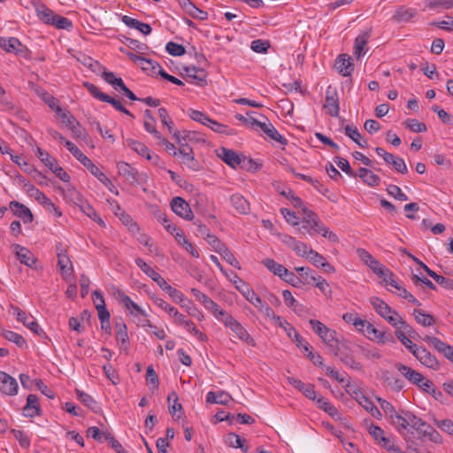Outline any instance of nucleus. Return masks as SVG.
<instances>
[{"instance_id": "c85d7f7f", "label": "nucleus", "mask_w": 453, "mask_h": 453, "mask_svg": "<svg viewBox=\"0 0 453 453\" xmlns=\"http://www.w3.org/2000/svg\"><path fill=\"white\" fill-rule=\"evenodd\" d=\"M116 337L119 342H120V348L126 351L128 350L129 348V338L127 334V328L125 323L122 321L116 322Z\"/></svg>"}, {"instance_id": "8fccbe9b", "label": "nucleus", "mask_w": 453, "mask_h": 453, "mask_svg": "<svg viewBox=\"0 0 453 453\" xmlns=\"http://www.w3.org/2000/svg\"><path fill=\"white\" fill-rule=\"evenodd\" d=\"M319 233H322V235L324 237L327 238L329 241H331L333 242H337L339 241L337 235L334 232L329 231L323 225H320L319 221V226H316V229L313 228V230H311L310 232V235L312 236V235H314L316 234H319Z\"/></svg>"}, {"instance_id": "1a4fd4ad", "label": "nucleus", "mask_w": 453, "mask_h": 453, "mask_svg": "<svg viewBox=\"0 0 453 453\" xmlns=\"http://www.w3.org/2000/svg\"><path fill=\"white\" fill-rule=\"evenodd\" d=\"M0 392L7 395H15L18 393L17 380L2 371H0Z\"/></svg>"}, {"instance_id": "393cba45", "label": "nucleus", "mask_w": 453, "mask_h": 453, "mask_svg": "<svg viewBox=\"0 0 453 453\" xmlns=\"http://www.w3.org/2000/svg\"><path fill=\"white\" fill-rule=\"evenodd\" d=\"M185 71L189 78L193 81L192 82L196 85L203 87L207 84L206 73L203 69H198L196 66L185 67Z\"/></svg>"}, {"instance_id": "ea45409f", "label": "nucleus", "mask_w": 453, "mask_h": 453, "mask_svg": "<svg viewBox=\"0 0 453 453\" xmlns=\"http://www.w3.org/2000/svg\"><path fill=\"white\" fill-rule=\"evenodd\" d=\"M415 320L423 326H431L435 323V319L431 314L426 313L424 311L415 309L413 311Z\"/></svg>"}, {"instance_id": "5fc2aeb1", "label": "nucleus", "mask_w": 453, "mask_h": 453, "mask_svg": "<svg viewBox=\"0 0 453 453\" xmlns=\"http://www.w3.org/2000/svg\"><path fill=\"white\" fill-rule=\"evenodd\" d=\"M316 402H317L319 408L322 409L324 411H326L331 417H335L338 414L337 409L334 405H332L330 403H328L324 397H322V396L318 397Z\"/></svg>"}, {"instance_id": "20e7f679", "label": "nucleus", "mask_w": 453, "mask_h": 453, "mask_svg": "<svg viewBox=\"0 0 453 453\" xmlns=\"http://www.w3.org/2000/svg\"><path fill=\"white\" fill-rule=\"evenodd\" d=\"M334 354L336 357H339L341 361L345 365L349 366L354 370H361L362 365L359 362H357L350 353L347 342L343 341L339 346H337L334 350Z\"/></svg>"}, {"instance_id": "49530a36", "label": "nucleus", "mask_w": 453, "mask_h": 453, "mask_svg": "<svg viewBox=\"0 0 453 453\" xmlns=\"http://www.w3.org/2000/svg\"><path fill=\"white\" fill-rule=\"evenodd\" d=\"M232 331L238 336L240 340L244 341L250 345H254V340L250 336L246 329L239 323H234L231 327Z\"/></svg>"}, {"instance_id": "4c0bfd02", "label": "nucleus", "mask_w": 453, "mask_h": 453, "mask_svg": "<svg viewBox=\"0 0 453 453\" xmlns=\"http://www.w3.org/2000/svg\"><path fill=\"white\" fill-rule=\"evenodd\" d=\"M416 11L411 8L400 7L393 15V19L397 22H408L416 15Z\"/></svg>"}, {"instance_id": "a878e982", "label": "nucleus", "mask_w": 453, "mask_h": 453, "mask_svg": "<svg viewBox=\"0 0 453 453\" xmlns=\"http://www.w3.org/2000/svg\"><path fill=\"white\" fill-rule=\"evenodd\" d=\"M0 48L4 49L7 52H13L18 54L22 52V48H24V46L19 42V40L15 37H10L8 39L1 37Z\"/></svg>"}, {"instance_id": "de8ad7c7", "label": "nucleus", "mask_w": 453, "mask_h": 453, "mask_svg": "<svg viewBox=\"0 0 453 453\" xmlns=\"http://www.w3.org/2000/svg\"><path fill=\"white\" fill-rule=\"evenodd\" d=\"M382 379L394 391L399 392L403 388V381L397 377L390 376L388 372L383 373Z\"/></svg>"}, {"instance_id": "dca6fc26", "label": "nucleus", "mask_w": 453, "mask_h": 453, "mask_svg": "<svg viewBox=\"0 0 453 453\" xmlns=\"http://www.w3.org/2000/svg\"><path fill=\"white\" fill-rule=\"evenodd\" d=\"M23 414L27 418H34L42 415V410L35 395L30 394L27 397V403L23 408Z\"/></svg>"}, {"instance_id": "7c9ffc66", "label": "nucleus", "mask_w": 453, "mask_h": 453, "mask_svg": "<svg viewBox=\"0 0 453 453\" xmlns=\"http://www.w3.org/2000/svg\"><path fill=\"white\" fill-rule=\"evenodd\" d=\"M231 203L235 211L240 214H249L250 211V203L240 194L231 196Z\"/></svg>"}, {"instance_id": "6e6552de", "label": "nucleus", "mask_w": 453, "mask_h": 453, "mask_svg": "<svg viewBox=\"0 0 453 453\" xmlns=\"http://www.w3.org/2000/svg\"><path fill=\"white\" fill-rule=\"evenodd\" d=\"M270 319L274 320L276 325L283 328L288 336L296 342L297 347H301L303 339L290 323L287 320H283L281 317L276 316L275 313H273V318H270Z\"/></svg>"}, {"instance_id": "6ab92c4d", "label": "nucleus", "mask_w": 453, "mask_h": 453, "mask_svg": "<svg viewBox=\"0 0 453 453\" xmlns=\"http://www.w3.org/2000/svg\"><path fill=\"white\" fill-rule=\"evenodd\" d=\"M334 65L339 73L344 77L349 76L354 70V65L347 54H341L336 58Z\"/></svg>"}, {"instance_id": "864d4df0", "label": "nucleus", "mask_w": 453, "mask_h": 453, "mask_svg": "<svg viewBox=\"0 0 453 453\" xmlns=\"http://www.w3.org/2000/svg\"><path fill=\"white\" fill-rule=\"evenodd\" d=\"M403 124L406 128L415 133H424L426 131V126L416 119H408Z\"/></svg>"}, {"instance_id": "774afa93", "label": "nucleus", "mask_w": 453, "mask_h": 453, "mask_svg": "<svg viewBox=\"0 0 453 453\" xmlns=\"http://www.w3.org/2000/svg\"><path fill=\"white\" fill-rule=\"evenodd\" d=\"M423 341L427 342L430 346L434 348L440 353L441 352V350H443V349L448 344V343L442 342L441 340H440L439 338L434 337V336H430V335H425L423 337Z\"/></svg>"}, {"instance_id": "58836bf2", "label": "nucleus", "mask_w": 453, "mask_h": 453, "mask_svg": "<svg viewBox=\"0 0 453 453\" xmlns=\"http://www.w3.org/2000/svg\"><path fill=\"white\" fill-rule=\"evenodd\" d=\"M144 118L145 119L143 126L145 130L148 133L152 134L156 138H160V133L157 130L155 126L156 119L153 117L150 110H145Z\"/></svg>"}, {"instance_id": "bf43d9fd", "label": "nucleus", "mask_w": 453, "mask_h": 453, "mask_svg": "<svg viewBox=\"0 0 453 453\" xmlns=\"http://www.w3.org/2000/svg\"><path fill=\"white\" fill-rule=\"evenodd\" d=\"M395 336L401 342V343L411 352V354L413 356L416 353V351L418 349V348L420 347V346L413 343L409 337L401 334L400 331L395 332Z\"/></svg>"}, {"instance_id": "473e14b6", "label": "nucleus", "mask_w": 453, "mask_h": 453, "mask_svg": "<svg viewBox=\"0 0 453 453\" xmlns=\"http://www.w3.org/2000/svg\"><path fill=\"white\" fill-rule=\"evenodd\" d=\"M320 338L329 348L332 349V350H334L344 341L343 339H339L337 337V333L328 327Z\"/></svg>"}, {"instance_id": "e433bc0d", "label": "nucleus", "mask_w": 453, "mask_h": 453, "mask_svg": "<svg viewBox=\"0 0 453 453\" xmlns=\"http://www.w3.org/2000/svg\"><path fill=\"white\" fill-rule=\"evenodd\" d=\"M425 272L445 289H453V280L451 279L437 274L428 266H425Z\"/></svg>"}, {"instance_id": "9b49d317", "label": "nucleus", "mask_w": 453, "mask_h": 453, "mask_svg": "<svg viewBox=\"0 0 453 453\" xmlns=\"http://www.w3.org/2000/svg\"><path fill=\"white\" fill-rule=\"evenodd\" d=\"M10 209L13 214L21 219L24 223H31L34 220V215L30 209L19 202L12 201L10 203Z\"/></svg>"}, {"instance_id": "ddd939ff", "label": "nucleus", "mask_w": 453, "mask_h": 453, "mask_svg": "<svg viewBox=\"0 0 453 453\" xmlns=\"http://www.w3.org/2000/svg\"><path fill=\"white\" fill-rule=\"evenodd\" d=\"M12 248L21 264H24L28 267H33V265L36 263V257L28 249L17 243L13 244Z\"/></svg>"}, {"instance_id": "412c9836", "label": "nucleus", "mask_w": 453, "mask_h": 453, "mask_svg": "<svg viewBox=\"0 0 453 453\" xmlns=\"http://www.w3.org/2000/svg\"><path fill=\"white\" fill-rule=\"evenodd\" d=\"M365 334L371 339L377 340L381 343L394 342V338L390 334L376 329L372 324L366 325Z\"/></svg>"}, {"instance_id": "37998d69", "label": "nucleus", "mask_w": 453, "mask_h": 453, "mask_svg": "<svg viewBox=\"0 0 453 453\" xmlns=\"http://www.w3.org/2000/svg\"><path fill=\"white\" fill-rule=\"evenodd\" d=\"M1 334L4 339L15 343L19 348L26 347L27 345L26 340L19 334H17L10 330H3L1 331Z\"/></svg>"}, {"instance_id": "a211bd4d", "label": "nucleus", "mask_w": 453, "mask_h": 453, "mask_svg": "<svg viewBox=\"0 0 453 453\" xmlns=\"http://www.w3.org/2000/svg\"><path fill=\"white\" fill-rule=\"evenodd\" d=\"M218 156L229 166L233 168H236L237 166H240L242 164V156L238 155L234 150L221 148L219 150V152L218 153Z\"/></svg>"}, {"instance_id": "72a5a7b5", "label": "nucleus", "mask_w": 453, "mask_h": 453, "mask_svg": "<svg viewBox=\"0 0 453 453\" xmlns=\"http://www.w3.org/2000/svg\"><path fill=\"white\" fill-rule=\"evenodd\" d=\"M370 303L377 313L380 314L383 319H386L389 314L393 312L391 307L379 297H372L370 299Z\"/></svg>"}, {"instance_id": "b1692460", "label": "nucleus", "mask_w": 453, "mask_h": 453, "mask_svg": "<svg viewBox=\"0 0 453 453\" xmlns=\"http://www.w3.org/2000/svg\"><path fill=\"white\" fill-rule=\"evenodd\" d=\"M357 175H358L362 181L369 187H377L380 183V178L379 175L373 173L367 168H359Z\"/></svg>"}, {"instance_id": "39448f33", "label": "nucleus", "mask_w": 453, "mask_h": 453, "mask_svg": "<svg viewBox=\"0 0 453 453\" xmlns=\"http://www.w3.org/2000/svg\"><path fill=\"white\" fill-rule=\"evenodd\" d=\"M171 208L174 213L187 220H192L194 218L189 204L180 196H175L172 199Z\"/></svg>"}, {"instance_id": "f704fd0d", "label": "nucleus", "mask_w": 453, "mask_h": 453, "mask_svg": "<svg viewBox=\"0 0 453 453\" xmlns=\"http://www.w3.org/2000/svg\"><path fill=\"white\" fill-rule=\"evenodd\" d=\"M262 264L275 275H278L280 279L284 277V275L288 271L282 265L278 264L272 258H265L262 261Z\"/></svg>"}, {"instance_id": "09e8293b", "label": "nucleus", "mask_w": 453, "mask_h": 453, "mask_svg": "<svg viewBox=\"0 0 453 453\" xmlns=\"http://www.w3.org/2000/svg\"><path fill=\"white\" fill-rule=\"evenodd\" d=\"M36 156L49 169H52L57 165V160L39 147L36 150Z\"/></svg>"}, {"instance_id": "aec40b11", "label": "nucleus", "mask_w": 453, "mask_h": 453, "mask_svg": "<svg viewBox=\"0 0 453 453\" xmlns=\"http://www.w3.org/2000/svg\"><path fill=\"white\" fill-rule=\"evenodd\" d=\"M356 399L371 415L378 419L381 418L380 411L363 393L354 391Z\"/></svg>"}, {"instance_id": "2f4dec72", "label": "nucleus", "mask_w": 453, "mask_h": 453, "mask_svg": "<svg viewBox=\"0 0 453 453\" xmlns=\"http://www.w3.org/2000/svg\"><path fill=\"white\" fill-rule=\"evenodd\" d=\"M357 253L358 257L366 265H368L371 270L373 272L376 269L379 270L382 264L377 260L375 257H373L365 249H357Z\"/></svg>"}, {"instance_id": "052dcab7", "label": "nucleus", "mask_w": 453, "mask_h": 453, "mask_svg": "<svg viewBox=\"0 0 453 453\" xmlns=\"http://www.w3.org/2000/svg\"><path fill=\"white\" fill-rule=\"evenodd\" d=\"M270 47L269 41L261 39L254 40L250 45L251 50L257 53H266Z\"/></svg>"}, {"instance_id": "6e6d98bb", "label": "nucleus", "mask_w": 453, "mask_h": 453, "mask_svg": "<svg viewBox=\"0 0 453 453\" xmlns=\"http://www.w3.org/2000/svg\"><path fill=\"white\" fill-rule=\"evenodd\" d=\"M240 167L248 172L256 173L258 170H260V168L262 167V165L256 162L252 158H247L246 157L242 156V164H241Z\"/></svg>"}, {"instance_id": "4be33fe9", "label": "nucleus", "mask_w": 453, "mask_h": 453, "mask_svg": "<svg viewBox=\"0 0 453 453\" xmlns=\"http://www.w3.org/2000/svg\"><path fill=\"white\" fill-rule=\"evenodd\" d=\"M117 295L119 302L130 311L132 315L141 314L142 316H147L145 311H142L137 303L133 302L132 299L124 292L118 290Z\"/></svg>"}, {"instance_id": "c756f323", "label": "nucleus", "mask_w": 453, "mask_h": 453, "mask_svg": "<svg viewBox=\"0 0 453 453\" xmlns=\"http://www.w3.org/2000/svg\"><path fill=\"white\" fill-rule=\"evenodd\" d=\"M160 288L165 291L176 303H181L184 301V296L182 293L176 288L170 286L165 280L161 277L156 282Z\"/></svg>"}, {"instance_id": "338daca9", "label": "nucleus", "mask_w": 453, "mask_h": 453, "mask_svg": "<svg viewBox=\"0 0 453 453\" xmlns=\"http://www.w3.org/2000/svg\"><path fill=\"white\" fill-rule=\"evenodd\" d=\"M188 116L193 120L200 122L207 127L209 126L210 121L211 120V119H210L205 113L196 110H189Z\"/></svg>"}, {"instance_id": "0eeeda50", "label": "nucleus", "mask_w": 453, "mask_h": 453, "mask_svg": "<svg viewBox=\"0 0 453 453\" xmlns=\"http://www.w3.org/2000/svg\"><path fill=\"white\" fill-rule=\"evenodd\" d=\"M11 308L13 310L14 315H16L17 320L23 323L25 326L29 328L32 332L38 335L44 334V331L40 327L35 320L29 321V315L19 308L12 305Z\"/></svg>"}, {"instance_id": "5701e85b", "label": "nucleus", "mask_w": 453, "mask_h": 453, "mask_svg": "<svg viewBox=\"0 0 453 453\" xmlns=\"http://www.w3.org/2000/svg\"><path fill=\"white\" fill-rule=\"evenodd\" d=\"M191 293L197 301L201 302L204 305L207 310H209L214 316H217L219 307L213 300L196 288H192Z\"/></svg>"}, {"instance_id": "f3484780", "label": "nucleus", "mask_w": 453, "mask_h": 453, "mask_svg": "<svg viewBox=\"0 0 453 453\" xmlns=\"http://www.w3.org/2000/svg\"><path fill=\"white\" fill-rule=\"evenodd\" d=\"M395 367L404 378L414 385L420 383L423 380V375L421 373L402 363H395Z\"/></svg>"}, {"instance_id": "f8f14e48", "label": "nucleus", "mask_w": 453, "mask_h": 453, "mask_svg": "<svg viewBox=\"0 0 453 453\" xmlns=\"http://www.w3.org/2000/svg\"><path fill=\"white\" fill-rule=\"evenodd\" d=\"M181 9L189 16L199 20H205L208 17L206 12L196 6L190 0H177Z\"/></svg>"}, {"instance_id": "680f3d73", "label": "nucleus", "mask_w": 453, "mask_h": 453, "mask_svg": "<svg viewBox=\"0 0 453 453\" xmlns=\"http://www.w3.org/2000/svg\"><path fill=\"white\" fill-rule=\"evenodd\" d=\"M27 192L30 196L35 197L41 203L46 204V205L51 204L50 199L48 198L42 192H41L35 186H30V188L27 189Z\"/></svg>"}, {"instance_id": "0e129e2a", "label": "nucleus", "mask_w": 453, "mask_h": 453, "mask_svg": "<svg viewBox=\"0 0 453 453\" xmlns=\"http://www.w3.org/2000/svg\"><path fill=\"white\" fill-rule=\"evenodd\" d=\"M37 14L38 17L46 24H52L56 16L51 10L48 9L44 5H42L41 8H37Z\"/></svg>"}, {"instance_id": "f257e3e1", "label": "nucleus", "mask_w": 453, "mask_h": 453, "mask_svg": "<svg viewBox=\"0 0 453 453\" xmlns=\"http://www.w3.org/2000/svg\"><path fill=\"white\" fill-rule=\"evenodd\" d=\"M235 278L238 279V280L234 281L235 288L245 299L263 312L266 318H273V310L255 293L248 283L244 282L237 275H235Z\"/></svg>"}, {"instance_id": "423d86ee", "label": "nucleus", "mask_w": 453, "mask_h": 453, "mask_svg": "<svg viewBox=\"0 0 453 453\" xmlns=\"http://www.w3.org/2000/svg\"><path fill=\"white\" fill-rule=\"evenodd\" d=\"M57 250V257H58V265L62 273L72 274L73 273V267L72 261L70 260L67 250L63 248L61 242H58L56 245Z\"/></svg>"}, {"instance_id": "c9c22d12", "label": "nucleus", "mask_w": 453, "mask_h": 453, "mask_svg": "<svg viewBox=\"0 0 453 453\" xmlns=\"http://www.w3.org/2000/svg\"><path fill=\"white\" fill-rule=\"evenodd\" d=\"M127 144L139 155L145 157L148 160L152 159V155L150 153L148 147L141 142L133 139H127Z\"/></svg>"}, {"instance_id": "a18cd8bd", "label": "nucleus", "mask_w": 453, "mask_h": 453, "mask_svg": "<svg viewBox=\"0 0 453 453\" xmlns=\"http://www.w3.org/2000/svg\"><path fill=\"white\" fill-rule=\"evenodd\" d=\"M135 264L147 276H149L155 282L157 281V279L159 280L162 277L149 265H147L142 258H136Z\"/></svg>"}, {"instance_id": "f03ea898", "label": "nucleus", "mask_w": 453, "mask_h": 453, "mask_svg": "<svg viewBox=\"0 0 453 453\" xmlns=\"http://www.w3.org/2000/svg\"><path fill=\"white\" fill-rule=\"evenodd\" d=\"M66 149L73 155V157L79 160L95 177L98 179L105 186L113 187L111 180L102 173L99 168L93 164V162L85 156L81 150L72 142L65 141V142Z\"/></svg>"}, {"instance_id": "69168bd1", "label": "nucleus", "mask_w": 453, "mask_h": 453, "mask_svg": "<svg viewBox=\"0 0 453 453\" xmlns=\"http://www.w3.org/2000/svg\"><path fill=\"white\" fill-rule=\"evenodd\" d=\"M165 50L170 55L175 57H180L186 53V50L183 45L178 44L173 42H167Z\"/></svg>"}, {"instance_id": "3c124183", "label": "nucleus", "mask_w": 453, "mask_h": 453, "mask_svg": "<svg viewBox=\"0 0 453 453\" xmlns=\"http://www.w3.org/2000/svg\"><path fill=\"white\" fill-rule=\"evenodd\" d=\"M426 7L431 10L438 8L450 9L453 8V0H426L425 2Z\"/></svg>"}, {"instance_id": "c03bdc74", "label": "nucleus", "mask_w": 453, "mask_h": 453, "mask_svg": "<svg viewBox=\"0 0 453 453\" xmlns=\"http://www.w3.org/2000/svg\"><path fill=\"white\" fill-rule=\"evenodd\" d=\"M226 442L233 448H240L242 451L247 452L249 449L248 446H245V440L242 439L238 434L234 433H229L226 437Z\"/></svg>"}, {"instance_id": "cd10ccee", "label": "nucleus", "mask_w": 453, "mask_h": 453, "mask_svg": "<svg viewBox=\"0 0 453 453\" xmlns=\"http://www.w3.org/2000/svg\"><path fill=\"white\" fill-rule=\"evenodd\" d=\"M93 296L96 297V299H100V302L96 303V309L98 313V318L100 319V322H107V320H110V312L106 309L104 298L103 296V294L100 290H95L93 292Z\"/></svg>"}, {"instance_id": "4468645a", "label": "nucleus", "mask_w": 453, "mask_h": 453, "mask_svg": "<svg viewBox=\"0 0 453 453\" xmlns=\"http://www.w3.org/2000/svg\"><path fill=\"white\" fill-rule=\"evenodd\" d=\"M117 167L119 174L124 176L130 184H139V174L135 168L123 161L119 162Z\"/></svg>"}, {"instance_id": "13d9d810", "label": "nucleus", "mask_w": 453, "mask_h": 453, "mask_svg": "<svg viewBox=\"0 0 453 453\" xmlns=\"http://www.w3.org/2000/svg\"><path fill=\"white\" fill-rule=\"evenodd\" d=\"M208 127L219 134H224L226 135L235 134V131L234 129L229 128L227 126L220 124L213 119L210 121Z\"/></svg>"}, {"instance_id": "79ce46f5", "label": "nucleus", "mask_w": 453, "mask_h": 453, "mask_svg": "<svg viewBox=\"0 0 453 453\" xmlns=\"http://www.w3.org/2000/svg\"><path fill=\"white\" fill-rule=\"evenodd\" d=\"M405 413L408 426H411V428L417 430L418 432H426L424 429V427L426 426V423L425 421H423L421 418H418L416 415L410 411H406Z\"/></svg>"}, {"instance_id": "4d7b16f0", "label": "nucleus", "mask_w": 453, "mask_h": 453, "mask_svg": "<svg viewBox=\"0 0 453 453\" xmlns=\"http://www.w3.org/2000/svg\"><path fill=\"white\" fill-rule=\"evenodd\" d=\"M302 212L303 215V218L302 220H304V222L308 224H311V228L316 229V226H319V218L318 216L311 210H309L307 207H303Z\"/></svg>"}, {"instance_id": "9d476101", "label": "nucleus", "mask_w": 453, "mask_h": 453, "mask_svg": "<svg viewBox=\"0 0 453 453\" xmlns=\"http://www.w3.org/2000/svg\"><path fill=\"white\" fill-rule=\"evenodd\" d=\"M414 357L424 365L426 367L438 370L439 369V362L437 358L428 351L425 347L420 346L418 349L414 354Z\"/></svg>"}, {"instance_id": "603ef678", "label": "nucleus", "mask_w": 453, "mask_h": 453, "mask_svg": "<svg viewBox=\"0 0 453 453\" xmlns=\"http://www.w3.org/2000/svg\"><path fill=\"white\" fill-rule=\"evenodd\" d=\"M80 207H81V210L88 217H89L94 221L97 222L100 226H102L104 227L105 226V223L104 222V220L100 218V216L96 213V211L94 210V208L90 204L85 203V204H81Z\"/></svg>"}, {"instance_id": "bb28decb", "label": "nucleus", "mask_w": 453, "mask_h": 453, "mask_svg": "<svg viewBox=\"0 0 453 453\" xmlns=\"http://www.w3.org/2000/svg\"><path fill=\"white\" fill-rule=\"evenodd\" d=\"M233 397L224 390L219 391L217 394L210 391L206 395V403L227 405Z\"/></svg>"}, {"instance_id": "a19ab883", "label": "nucleus", "mask_w": 453, "mask_h": 453, "mask_svg": "<svg viewBox=\"0 0 453 453\" xmlns=\"http://www.w3.org/2000/svg\"><path fill=\"white\" fill-rule=\"evenodd\" d=\"M345 134L360 147H362V148L367 147V145H368L367 141L362 139V136L359 134V132L356 127L347 125L345 127Z\"/></svg>"}, {"instance_id": "2eb2a0df", "label": "nucleus", "mask_w": 453, "mask_h": 453, "mask_svg": "<svg viewBox=\"0 0 453 453\" xmlns=\"http://www.w3.org/2000/svg\"><path fill=\"white\" fill-rule=\"evenodd\" d=\"M372 28L363 32L355 39L354 43V55L360 58L366 53L368 48L366 47L369 38L371 37Z\"/></svg>"}, {"instance_id": "7ed1b4c3", "label": "nucleus", "mask_w": 453, "mask_h": 453, "mask_svg": "<svg viewBox=\"0 0 453 453\" xmlns=\"http://www.w3.org/2000/svg\"><path fill=\"white\" fill-rule=\"evenodd\" d=\"M323 108L332 117H338L340 112V102L337 90L328 86L326 91V98Z\"/></svg>"}, {"instance_id": "e2e57ef3", "label": "nucleus", "mask_w": 453, "mask_h": 453, "mask_svg": "<svg viewBox=\"0 0 453 453\" xmlns=\"http://www.w3.org/2000/svg\"><path fill=\"white\" fill-rule=\"evenodd\" d=\"M54 111L70 129H73V124L75 123L76 119L73 115L64 111L61 106L59 105L56 106Z\"/></svg>"}]
</instances>
